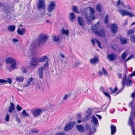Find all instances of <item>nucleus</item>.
Wrapping results in <instances>:
<instances>
[{
  "mask_svg": "<svg viewBox=\"0 0 135 135\" xmlns=\"http://www.w3.org/2000/svg\"><path fill=\"white\" fill-rule=\"evenodd\" d=\"M22 114L23 115L26 117H28L29 115V114L27 113L26 111L25 110L23 111Z\"/></svg>",
  "mask_w": 135,
  "mask_h": 135,
  "instance_id": "nucleus-42",
  "label": "nucleus"
},
{
  "mask_svg": "<svg viewBox=\"0 0 135 135\" xmlns=\"http://www.w3.org/2000/svg\"><path fill=\"white\" fill-rule=\"evenodd\" d=\"M49 37L46 35L43 36L42 34H40L39 35V37L38 38V42L39 44L41 43H45L46 41Z\"/></svg>",
  "mask_w": 135,
  "mask_h": 135,
  "instance_id": "nucleus-5",
  "label": "nucleus"
},
{
  "mask_svg": "<svg viewBox=\"0 0 135 135\" xmlns=\"http://www.w3.org/2000/svg\"><path fill=\"white\" fill-rule=\"evenodd\" d=\"M46 7V4L44 0H39L37 7L39 9H45Z\"/></svg>",
  "mask_w": 135,
  "mask_h": 135,
  "instance_id": "nucleus-8",
  "label": "nucleus"
},
{
  "mask_svg": "<svg viewBox=\"0 0 135 135\" xmlns=\"http://www.w3.org/2000/svg\"><path fill=\"white\" fill-rule=\"evenodd\" d=\"M68 95L67 94H66L64 96L63 99L64 100H66L68 99Z\"/></svg>",
  "mask_w": 135,
  "mask_h": 135,
  "instance_id": "nucleus-54",
  "label": "nucleus"
},
{
  "mask_svg": "<svg viewBox=\"0 0 135 135\" xmlns=\"http://www.w3.org/2000/svg\"><path fill=\"white\" fill-rule=\"evenodd\" d=\"M132 133L133 135H135V129H133L132 130Z\"/></svg>",
  "mask_w": 135,
  "mask_h": 135,
  "instance_id": "nucleus-59",
  "label": "nucleus"
},
{
  "mask_svg": "<svg viewBox=\"0 0 135 135\" xmlns=\"http://www.w3.org/2000/svg\"><path fill=\"white\" fill-rule=\"evenodd\" d=\"M42 113L41 110L39 108L34 109L32 112L33 116L35 117L40 115Z\"/></svg>",
  "mask_w": 135,
  "mask_h": 135,
  "instance_id": "nucleus-9",
  "label": "nucleus"
},
{
  "mask_svg": "<svg viewBox=\"0 0 135 135\" xmlns=\"http://www.w3.org/2000/svg\"><path fill=\"white\" fill-rule=\"evenodd\" d=\"M91 42L92 43L93 45H94L95 43V40L93 39H92L91 40Z\"/></svg>",
  "mask_w": 135,
  "mask_h": 135,
  "instance_id": "nucleus-61",
  "label": "nucleus"
},
{
  "mask_svg": "<svg viewBox=\"0 0 135 135\" xmlns=\"http://www.w3.org/2000/svg\"><path fill=\"white\" fill-rule=\"evenodd\" d=\"M110 128L111 135H114L116 132V126L114 125H112L111 126Z\"/></svg>",
  "mask_w": 135,
  "mask_h": 135,
  "instance_id": "nucleus-16",
  "label": "nucleus"
},
{
  "mask_svg": "<svg viewBox=\"0 0 135 135\" xmlns=\"http://www.w3.org/2000/svg\"><path fill=\"white\" fill-rule=\"evenodd\" d=\"M102 5L99 3H98L96 6V9L99 12H101L102 11Z\"/></svg>",
  "mask_w": 135,
  "mask_h": 135,
  "instance_id": "nucleus-26",
  "label": "nucleus"
},
{
  "mask_svg": "<svg viewBox=\"0 0 135 135\" xmlns=\"http://www.w3.org/2000/svg\"><path fill=\"white\" fill-rule=\"evenodd\" d=\"M130 40L133 42H135V35H133L130 37Z\"/></svg>",
  "mask_w": 135,
  "mask_h": 135,
  "instance_id": "nucleus-36",
  "label": "nucleus"
},
{
  "mask_svg": "<svg viewBox=\"0 0 135 135\" xmlns=\"http://www.w3.org/2000/svg\"><path fill=\"white\" fill-rule=\"evenodd\" d=\"M127 56V55L125 52H123L122 54L121 57L123 60H124Z\"/></svg>",
  "mask_w": 135,
  "mask_h": 135,
  "instance_id": "nucleus-37",
  "label": "nucleus"
},
{
  "mask_svg": "<svg viewBox=\"0 0 135 135\" xmlns=\"http://www.w3.org/2000/svg\"><path fill=\"white\" fill-rule=\"evenodd\" d=\"M133 56V55H132L130 56V57H128L125 61V62H126L130 60Z\"/></svg>",
  "mask_w": 135,
  "mask_h": 135,
  "instance_id": "nucleus-51",
  "label": "nucleus"
},
{
  "mask_svg": "<svg viewBox=\"0 0 135 135\" xmlns=\"http://www.w3.org/2000/svg\"><path fill=\"white\" fill-rule=\"evenodd\" d=\"M118 11L123 16L127 15L131 17H132L133 16L132 13L127 12L124 9H120L118 10Z\"/></svg>",
  "mask_w": 135,
  "mask_h": 135,
  "instance_id": "nucleus-6",
  "label": "nucleus"
},
{
  "mask_svg": "<svg viewBox=\"0 0 135 135\" xmlns=\"http://www.w3.org/2000/svg\"><path fill=\"white\" fill-rule=\"evenodd\" d=\"M135 97V93H133L132 94V97L134 98Z\"/></svg>",
  "mask_w": 135,
  "mask_h": 135,
  "instance_id": "nucleus-60",
  "label": "nucleus"
},
{
  "mask_svg": "<svg viewBox=\"0 0 135 135\" xmlns=\"http://www.w3.org/2000/svg\"><path fill=\"white\" fill-rule=\"evenodd\" d=\"M15 109L14 104L12 102L10 103V106L8 107V111L9 113H12Z\"/></svg>",
  "mask_w": 135,
  "mask_h": 135,
  "instance_id": "nucleus-14",
  "label": "nucleus"
},
{
  "mask_svg": "<svg viewBox=\"0 0 135 135\" xmlns=\"http://www.w3.org/2000/svg\"><path fill=\"white\" fill-rule=\"evenodd\" d=\"M132 84V81L131 80L127 79L126 81V84L128 86H131Z\"/></svg>",
  "mask_w": 135,
  "mask_h": 135,
  "instance_id": "nucleus-38",
  "label": "nucleus"
},
{
  "mask_svg": "<svg viewBox=\"0 0 135 135\" xmlns=\"http://www.w3.org/2000/svg\"><path fill=\"white\" fill-rule=\"evenodd\" d=\"M61 31L62 34H65L66 36L68 35L69 34V30L68 29L65 30L64 29H62Z\"/></svg>",
  "mask_w": 135,
  "mask_h": 135,
  "instance_id": "nucleus-31",
  "label": "nucleus"
},
{
  "mask_svg": "<svg viewBox=\"0 0 135 135\" xmlns=\"http://www.w3.org/2000/svg\"><path fill=\"white\" fill-rule=\"evenodd\" d=\"M117 88L116 87L114 88V90L111 88H110V90L113 93H115L117 91Z\"/></svg>",
  "mask_w": 135,
  "mask_h": 135,
  "instance_id": "nucleus-41",
  "label": "nucleus"
},
{
  "mask_svg": "<svg viewBox=\"0 0 135 135\" xmlns=\"http://www.w3.org/2000/svg\"><path fill=\"white\" fill-rule=\"evenodd\" d=\"M7 29L9 31L13 32L15 29V27L14 25H11L8 27Z\"/></svg>",
  "mask_w": 135,
  "mask_h": 135,
  "instance_id": "nucleus-28",
  "label": "nucleus"
},
{
  "mask_svg": "<svg viewBox=\"0 0 135 135\" xmlns=\"http://www.w3.org/2000/svg\"><path fill=\"white\" fill-rule=\"evenodd\" d=\"M56 6L55 2V1H52L47 6V9L48 12H52L55 9Z\"/></svg>",
  "mask_w": 135,
  "mask_h": 135,
  "instance_id": "nucleus-3",
  "label": "nucleus"
},
{
  "mask_svg": "<svg viewBox=\"0 0 135 135\" xmlns=\"http://www.w3.org/2000/svg\"><path fill=\"white\" fill-rule=\"evenodd\" d=\"M103 73L101 71H100L98 72V74L99 75H101Z\"/></svg>",
  "mask_w": 135,
  "mask_h": 135,
  "instance_id": "nucleus-63",
  "label": "nucleus"
},
{
  "mask_svg": "<svg viewBox=\"0 0 135 135\" xmlns=\"http://www.w3.org/2000/svg\"><path fill=\"white\" fill-rule=\"evenodd\" d=\"M110 29L113 33H117L118 29L117 25L115 23L112 24L110 26Z\"/></svg>",
  "mask_w": 135,
  "mask_h": 135,
  "instance_id": "nucleus-11",
  "label": "nucleus"
},
{
  "mask_svg": "<svg viewBox=\"0 0 135 135\" xmlns=\"http://www.w3.org/2000/svg\"><path fill=\"white\" fill-rule=\"evenodd\" d=\"M104 22L107 26H109L110 25V24L109 23V19L108 14H107L105 16L104 20Z\"/></svg>",
  "mask_w": 135,
  "mask_h": 135,
  "instance_id": "nucleus-23",
  "label": "nucleus"
},
{
  "mask_svg": "<svg viewBox=\"0 0 135 135\" xmlns=\"http://www.w3.org/2000/svg\"><path fill=\"white\" fill-rule=\"evenodd\" d=\"M38 58L37 57H35L31 60L30 63V66L31 67H36L38 65Z\"/></svg>",
  "mask_w": 135,
  "mask_h": 135,
  "instance_id": "nucleus-7",
  "label": "nucleus"
},
{
  "mask_svg": "<svg viewBox=\"0 0 135 135\" xmlns=\"http://www.w3.org/2000/svg\"><path fill=\"white\" fill-rule=\"evenodd\" d=\"M85 128L86 130H88L89 129V125L88 124H86L85 125Z\"/></svg>",
  "mask_w": 135,
  "mask_h": 135,
  "instance_id": "nucleus-50",
  "label": "nucleus"
},
{
  "mask_svg": "<svg viewBox=\"0 0 135 135\" xmlns=\"http://www.w3.org/2000/svg\"><path fill=\"white\" fill-rule=\"evenodd\" d=\"M95 40H96V42L99 47L100 48H101V44H100V42L97 39H95Z\"/></svg>",
  "mask_w": 135,
  "mask_h": 135,
  "instance_id": "nucleus-47",
  "label": "nucleus"
},
{
  "mask_svg": "<svg viewBox=\"0 0 135 135\" xmlns=\"http://www.w3.org/2000/svg\"><path fill=\"white\" fill-rule=\"evenodd\" d=\"M18 123H20L21 122V120L19 118H17L16 119Z\"/></svg>",
  "mask_w": 135,
  "mask_h": 135,
  "instance_id": "nucleus-64",
  "label": "nucleus"
},
{
  "mask_svg": "<svg viewBox=\"0 0 135 135\" xmlns=\"http://www.w3.org/2000/svg\"><path fill=\"white\" fill-rule=\"evenodd\" d=\"M119 39L122 44H124L127 43V38H124L122 36H120Z\"/></svg>",
  "mask_w": 135,
  "mask_h": 135,
  "instance_id": "nucleus-20",
  "label": "nucleus"
},
{
  "mask_svg": "<svg viewBox=\"0 0 135 135\" xmlns=\"http://www.w3.org/2000/svg\"><path fill=\"white\" fill-rule=\"evenodd\" d=\"M31 132L32 133H36L38 132V131L36 129H33L31 131Z\"/></svg>",
  "mask_w": 135,
  "mask_h": 135,
  "instance_id": "nucleus-53",
  "label": "nucleus"
},
{
  "mask_svg": "<svg viewBox=\"0 0 135 135\" xmlns=\"http://www.w3.org/2000/svg\"><path fill=\"white\" fill-rule=\"evenodd\" d=\"M130 77H132L134 76H135V71H134L132 73L129 75Z\"/></svg>",
  "mask_w": 135,
  "mask_h": 135,
  "instance_id": "nucleus-52",
  "label": "nucleus"
},
{
  "mask_svg": "<svg viewBox=\"0 0 135 135\" xmlns=\"http://www.w3.org/2000/svg\"><path fill=\"white\" fill-rule=\"evenodd\" d=\"M16 80L18 82H22L24 80V78L22 76H17L16 78Z\"/></svg>",
  "mask_w": 135,
  "mask_h": 135,
  "instance_id": "nucleus-25",
  "label": "nucleus"
},
{
  "mask_svg": "<svg viewBox=\"0 0 135 135\" xmlns=\"http://www.w3.org/2000/svg\"><path fill=\"white\" fill-rule=\"evenodd\" d=\"M89 8L90 10V12L89 13L90 17L93 19H95V11L94 8H91L88 7L86 8V9L87 10Z\"/></svg>",
  "mask_w": 135,
  "mask_h": 135,
  "instance_id": "nucleus-10",
  "label": "nucleus"
},
{
  "mask_svg": "<svg viewBox=\"0 0 135 135\" xmlns=\"http://www.w3.org/2000/svg\"><path fill=\"white\" fill-rule=\"evenodd\" d=\"M25 28L20 29L18 28L17 30V33L20 35H23L25 33Z\"/></svg>",
  "mask_w": 135,
  "mask_h": 135,
  "instance_id": "nucleus-18",
  "label": "nucleus"
},
{
  "mask_svg": "<svg viewBox=\"0 0 135 135\" xmlns=\"http://www.w3.org/2000/svg\"><path fill=\"white\" fill-rule=\"evenodd\" d=\"M5 61L7 64H9L11 65L9 70V71H13L16 68L17 62L15 59L11 57H8L6 59Z\"/></svg>",
  "mask_w": 135,
  "mask_h": 135,
  "instance_id": "nucleus-2",
  "label": "nucleus"
},
{
  "mask_svg": "<svg viewBox=\"0 0 135 135\" xmlns=\"http://www.w3.org/2000/svg\"><path fill=\"white\" fill-rule=\"evenodd\" d=\"M13 41L14 42H17L19 41L18 40L17 38H14L13 40Z\"/></svg>",
  "mask_w": 135,
  "mask_h": 135,
  "instance_id": "nucleus-56",
  "label": "nucleus"
},
{
  "mask_svg": "<svg viewBox=\"0 0 135 135\" xmlns=\"http://www.w3.org/2000/svg\"><path fill=\"white\" fill-rule=\"evenodd\" d=\"M38 72L40 78L41 79H42L43 77V72L42 68L38 69Z\"/></svg>",
  "mask_w": 135,
  "mask_h": 135,
  "instance_id": "nucleus-24",
  "label": "nucleus"
},
{
  "mask_svg": "<svg viewBox=\"0 0 135 135\" xmlns=\"http://www.w3.org/2000/svg\"><path fill=\"white\" fill-rule=\"evenodd\" d=\"M107 59L110 61H113L115 60L117 57L116 55L114 53H111L110 54L107 55Z\"/></svg>",
  "mask_w": 135,
  "mask_h": 135,
  "instance_id": "nucleus-12",
  "label": "nucleus"
},
{
  "mask_svg": "<svg viewBox=\"0 0 135 135\" xmlns=\"http://www.w3.org/2000/svg\"><path fill=\"white\" fill-rule=\"evenodd\" d=\"M7 82H8L9 84H11L12 82V79L10 78H8L7 80L0 79V83H2Z\"/></svg>",
  "mask_w": 135,
  "mask_h": 135,
  "instance_id": "nucleus-19",
  "label": "nucleus"
},
{
  "mask_svg": "<svg viewBox=\"0 0 135 135\" xmlns=\"http://www.w3.org/2000/svg\"><path fill=\"white\" fill-rule=\"evenodd\" d=\"M9 114H7L5 118V120L6 121L8 122L9 121Z\"/></svg>",
  "mask_w": 135,
  "mask_h": 135,
  "instance_id": "nucleus-44",
  "label": "nucleus"
},
{
  "mask_svg": "<svg viewBox=\"0 0 135 135\" xmlns=\"http://www.w3.org/2000/svg\"><path fill=\"white\" fill-rule=\"evenodd\" d=\"M73 11L77 13H79V12L78 11V9L77 8V7L76 6H73Z\"/></svg>",
  "mask_w": 135,
  "mask_h": 135,
  "instance_id": "nucleus-34",
  "label": "nucleus"
},
{
  "mask_svg": "<svg viewBox=\"0 0 135 135\" xmlns=\"http://www.w3.org/2000/svg\"><path fill=\"white\" fill-rule=\"evenodd\" d=\"M48 62V60H46V62L44 64L43 66L40 68H42L43 71L44 69L47 68L49 66Z\"/></svg>",
  "mask_w": 135,
  "mask_h": 135,
  "instance_id": "nucleus-30",
  "label": "nucleus"
},
{
  "mask_svg": "<svg viewBox=\"0 0 135 135\" xmlns=\"http://www.w3.org/2000/svg\"><path fill=\"white\" fill-rule=\"evenodd\" d=\"M33 80V79L32 77H31L29 78L28 79V81H27V83L28 84L27 85H26V86H28L30 85V83Z\"/></svg>",
  "mask_w": 135,
  "mask_h": 135,
  "instance_id": "nucleus-32",
  "label": "nucleus"
},
{
  "mask_svg": "<svg viewBox=\"0 0 135 135\" xmlns=\"http://www.w3.org/2000/svg\"><path fill=\"white\" fill-rule=\"evenodd\" d=\"M81 114L80 113H79L78 114V116L79 118H81Z\"/></svg>",
  "mask_w": 135,
  "mask_h": 135,
  "instance_id": "nucleus-62",
  "label": "nucleus"
},
{
  "mask_svg": "<svg viewBox=\"0 0 135 135\" xmlns=\"http://www.w3.org/2000/svg\"><path fill=\"white\" fill-rule=\"evenodd\" d=\"M46 60H48V61H49V59L48 57L46 56H44L38 59L39 62H40L43 61L45 62L46 61Z\"/></svg>",
  "mask_w": 135,
  "mask_h": 135,
  "instance_id": "nucleus-21",
  "label": "nucleus"
},
{
  "mask_svg": "<svg viewBox=\"0 0 135 135\" xmlns=\"http://www.w3.org/2000/svg\"><path fill=\"white\" fill-rule=\"evenodd\" d=\"M99 59L98 57L97 56H95L94 58L91 59L90 62L91 64H95L99 61Z\"/></svg>",
  "mask_w": 135,
  "mask_h": 135,
  "instance_id": "nucleus-15",
  "label": "nucleus"
},
{
  "mask_svg": "<svg viewBox=\"0 0 135 135\" xmlns=\"http://www.w3.org/2000/svg\"><path fill=\"white\" fill-rule=\"evenodd\" d=\"M76 122H71L67 124L65 126L64 130L67 132L71 129L74 126Z\"/></svg>",
  "mask_w": 135,
  "mask_h": 135,
  "instance_id": "nucleus-4",
  "label": "nucleus"
},
{
  "mask_svg": "<svg viewBox=\"0 0 135 135\" xmlns=\"http://www.w3.org/2000/svg\"><path fill=\"white\" fill-rule=\"evenodd\" d=\"M126 75H125V76L124 77V78L123 79L122 81V83L123 85V86H124L125 85V83L126 82Z\"/></svg>",
  "mask_w": 135,
  "mask_h": 135,
  "instance_id": "nucleus-43",
  "label": "nucleus"
},
{
  "mask_svg": "<svg viewBox=\"0 0 135 135\" xmlns=\"http://www.w3.org/2000/svg\"><path fill=\"white\" fill-rule=\"evenodd\" d=\"M97 117L99 119H101L102 117L101 115L97 114Z\"/></svg>",
  "mask_w": 135,
  "mask_h": 135,
  "instance_id": "nucleus-58",
  "label": "nucleus"
},
{
  "mask_svg": "<svg viewBox=\"0 0 135 135\" xmlns=\"http://www.w3.org/2000/svg\"><path fill=\"white\" fill-rule=\"evenodd\" d=\"M60 38V36L57 37L56 36H53V41H54L57 42L58 41Z\"/></svg>",
  "mask_w": 135,
  "mask_h": 135,
  "instance_id": "nucleus-40",
  "label": "nucleus"
},
{
  "mask_svg": "<svg viewBox=\"0 0 135 135\" xmlns=\"http://www.w3.org/2000/svg\"><path fill=\"white\" fill-rule=\"evenodd\" d=\"M16 109L19 111H21L22 109V108L18 104H17L16 106Z\"/></svg>",
  "mask_w": 135,
  "mask_h": 135,
  "instance_id": "nucleus-45",
  "label": "nucleus"
},
{
  "mask_svg": "<svg viewBox=\"0 0 135 135\" xmlns=\"http://www.w3.org/2000/svg\"><path fill=\"white\" fill-rule=\"evenodd\" d=\"M102 70L103 72V73L105 74H107V72L106 70L104 68H102Z\"/></svg>",
  "mask_w": 135,
  "mask_h": 135,
  "instance_id": "nucleus-55",
  "label": "nucleus"
},
{
  "mask_svg": "<svg viewBox=\"0 0 135 135\" xmlns=\"http://www.w3.org/2000/svg\"><path fill=\"white\" fill-rule=\"evenodd\" d=\"M37 88L39 90L42 89V90L43 91L44 90L43 88L42 87V86L41 85H37Z\"/></svg>",
  "mask_w": 135,
  "mask_h": 135,
  "instance_id": "nucleus-46",
  "label": "nucleus"
},
{
  "mask_svg": "<svg viewBox=\"0 0 135 135\" xmlns=\"http://www.w3.org/2000/svg\"><path fill=\"white\" fill-rule=\"evenodd\" d=\"M118 76L119 78H121L122 77V74L120 73H119L118 74Z\"/></svg>",
  "mask_w": 135,
  "mask_h": 135,
  "instance_id": "nucleus-57",
  "label": "nucleus"
},
{
  "mask_svg": "<svg viewBox=\"0 0 135 135\" xmlns=\"http://www.w3.org/2000/svg\"><path fill=\"white\" fill-rule=\"evenodd\" d=\"M78 22L80 26H85V21L83 18L81 17H77Z\"/></svg>",
  "mask_w": 135,
  "mask_h": 135,
  "instance_id": "nucleus-13",
  "label": "nucleus"
},
{
  "mask_svg": "<svg viewBox=\"0 0 135 135\" xmlns=\"http://www.w3.org/2000/svg\"><path fill=\"white\" fill-rule=\"evenodd\" d=\"M55 135H65V133L64 132L57 133H56Z\"/></svg>",
  "mask_w": 135,
  "mask_h": 135,
  "instance_id": "nucleus-49",
  "label": "nucleus"
},
{
  "mask_svg": "<svg viewBox=\"0 0 135 135\" xmlns=\"http://www.w3.org/2000/svg\"><path fill=\"white\" fill-rule=\"evenodd\" d=\"M76 17L74 13H70L69 15V18L71 21L73 22V20L76 18Z\"/></svg>",
  "mask_w": 135,
  "mask_h": 135,
  "instance_id": "nucleus-27",
  "label": "nucleus"
},
{
  "mask_svg": "<svg viewBox=\"0 0 135 135\" xmlns=\"http://www.w3.org/2000/svg\"><path fill=\"white\" fill-rule=\"evenodd\" d=\"M91 114V112H90L89 113V114H88V115H87L83 119L82 121L83 122H85V121H86L87 120H88V118H89V116Z\"/></svg>",
  "mask_w": 135,
  "mask_h": 135,
  "instance_id": "nucleus-35",
  "label": "nucleus"
},
{
  "mask_svg": "<svg viewBox=\"0 0 135 135\" xmlns=\"http://www.w3.org/2000/svg\"><path fill=\"white\" fill-rule=\"evenodd\" d=\"M129 120L128 122V123L129 125L131 126L133 128L134 126V123L132 120V117L130 116L129 117Z\"/></svg>",
  "mask_w": 135,
  "mask_h": 135,
  "instance_id": "nucleus-29",
  "label": "nucleus"
},
{
  "mask_svg": "<svg viewBox=\"0 0 135 135\" xmlns=\"http://www.w3.org/2000/svg\"><path fill=\"white\" fill-rule=\"evenodd\" d=\"M21 70L24 73H26V70L24 67L22 66L21 68Z\"/></svg>",
  "mask_w": 135,
  "mask_h": 135,
  "instance_id": "nucleus-48",
  "label": "nucleus"
},
{
  "mask_svg": "<svg viewBox=\"0 0 135 135\" xmlns=\"http://www.w3.org/2000/svg\"><path fill=\"white\" fill-rule=\"evenodd\" d=\"M134 31L133 30H128L127 32V35H132L134 34Z\"/></svg>",
  "mask_w": 135,
  "mask_h": 135,
  "instance_id": "nucleus-33",
  "label": "nucleus"
},
{
  "mask_svg": "<svg viewBox=\"0 0 135 135\" xmlns=\"http://www.w3.org/2000/svg\"><path fill=\"white\" fill-rule=\"evenodd\" d=\"M103 93L104 94L105 96H106L109 99H111L110 96V94L109 93H107L104 91H103Z\"/></svg>",
  "mask_w": 135,
  "mask_h": 135,
  "instance_id": "nucleus-39",
  "label": "nucleus"
},
{
  "mask_svg": "<svg viewBox=\"0 0 135 135\" xmlns=\"http://www.w3.org/2000/svg\"><path fill=\"white\" fill-rule=\"evenodd\" d=\"M92 122L94 124V126L97 127V125L98 124V122L97 119L94 115L92 117Z\"/></svg>",
  "mask_w": 135,
  "mask_h": 135,
  "instance_id": "nucleus-17",
  "label": "nucleus"
},
{
  "mask_svg": "<svg viewBox=\"0 0 135 135\" xmlns=\"http://www.w3.org/2000/svg\"><path fill=\"white\" fill-rule=\"evenodd\" d=\"M100 24L99 22H97L95 26H93L91 27V30L93 32L100 37H104L105 36V31L104 29L102 28L99 30L97 26H99Z\"/></svg>",
  "mask_w": 135,
  "mask_h": 135,
  "instance_id": "nucleus-1",
  "label": "nucleus"
},
{
  "mask_svg": "<svg viewBox=\"0 0 135 135\" xmlns=\"http://www.w3.org/2000/svg\"><path fill=\"white\" fill-rule=\"evenodd\" d=\"M76 127L80 132H84V128L82 125H77Z\"/></svg>",
  "mask_w": 135,
  "mask_h": 135,
  "instance_id": "nucleus-22",
  "label": "nucleus"
}]
</instances>
